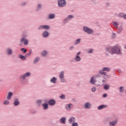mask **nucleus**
Masks as SVG:
<instances>
[{"label": "nucleus", "instance_id": "nucleus-1", "mask_svg": "<svg viewBox=\"0 0 126 126\" xmlns=\"http://www.w3.org/2000/svg\"><path fill=\"white\" fill-rule=\"evenodd\" d=\"M121 47L120 45H116L113 47L107 48L106 50L110 54H117V55H122V51L121 50Z\"/></svg>", "mask_w": 126, "mask_h": 126}, {"label": "nucleus", "instance_id": "nucleus-2", "mask_svg": "<svg viewBox=\"0 0 126 126\" xmlns=\"http://www.w3.org/2000/svg\"><path fill=\"white\" fill-rule=\"evenodd\" d=\"M58 5L60 7H63L66 5V2L65 0H58Z\"/></svg>", "mask_w": 126, "mask_h": 126}, {"label": "nucleus", "instance_id": "nucleus-3", "mask_svg": "<svg viewBox=\"0 0 126 126\" xmlns=\"http://www.w3.org/2000/svg\"><path fill=\"white\" fill-rule=\"evenodd\" d=\"M59 77L62 82H65V80L64 79V72L62 71L60 72Z\"/></svg>", "mask_w": 126, "mask_h": 126}, {"label": "nucleus", "instance_id": "nucleus-4", "mask_svg": "<svg viewBox=\"0 0 126 126\" xmlns=\"http://www.w3.org/2000/svg\"><path fill=\"white\" fill-rule=\"evenodd\" d=\"M83 29L84 31L88 33V34H92L93 33V30L88 27H84Z\"/></svg>", "mask_w": 126, "mask_h": 126}, {"label": "nucleus", "instance_id": "nucleus-5", "mask_svg": "<svg viewBox=\"0 0 126 126\" xmlns=\"http://www.w3.org/2000/svg\"><path fill=\"white\" fill-rule=\"evenodd\" d=\"M30 75H31L30 72H27L24 75L21 76L20 78H22V79H25L26 77H28V76H30Z\"/></svg>", "mask_w": 126, "mask_h": 126}, {"label": "nucleus", "instance_id": "nucleus-6", "mask_svg": "<svg viewBox=\"0 0 126 126\" xmlns=\"http://www.w3.org/2000/svg\"><path fill=\"white\" fill-rule=\"evenodd\" d=\"M80 54H81V52H78L77 54V55L75 59L77 62H80L81 61V58H80V57H79V55H80Z\"/></svg>", "mask_w": 126, "mask_h": 126}, {"label": "nucleus", "instance_id": "nucleus-7", "mask_svg": "<svg viewBox=\"0 0 126 126\" xmlns=\"http://www.w3.org/2000/svg\"><path fill=\"white\" fill-rule=\"evenodd\" d=\"M69 124H73L75 123V118L74 117H71L69 118L68 120Z\"/></svg>", "mask_w": 126, "mask_h": 126}, {"label": "nucleus", "instance_id": "nucleus-8", "mask_svg": "<svg viewBox=\"0 0 126 126\" xmlns=\"http://www.w3.org/2000/svg\"><path fill=\"white\" fill-rule=\"evenodd\" d=\"M50 27L47 25L40 26L38 29H49Z\"/></svg>", "mask_w": 126, "mask_h": 126}, {"label": "nucleus", "instance_id": "nucleus-9", "mask_svg": "<svg viewBox=\"0 0 126 126\" xmlns=\"http://www.w3.org/2000/svg\"><path fill=\"white\" fill-rule=\"evenodd\" d=\"M21 42H24V45H28V40L25 38H23L21 39Z\"/></svg>", "mask_w": 126, "mask_h": 126}, {"label": "nucleus", "instance_id": "nucleus-10", "mask_svg": "<svg viewBox=\"0 0 126 126\" xmlns=\"http://www.w3.org/2000/svg\"><path fill=\"white\" fill-rule=\"evenodd\" d=\"M12 95H13V93H12V92H9L7 96V100H10V99H11V96H12Z\"/></svg>", "mask_w": 126, "mask_h": 126}, {"label": "nucleus", "instance_id": "nucleus-11", "mask_svg": "<svg viewBox=\"0 0 126 126\" xmlns=\"http://www.w3.org/2000/svg\"><path fill=\"white\" fill-rule=\"evenodd\" d=\"M85 107L86 109H90L91 108V103L89 102H87L85 104Z\"/></svg>", "mask_w": 126, "mask_h": 126}, {"label": "nucleus", "instance_id": "nucleus-12", "mask_svg": "<svg viewBox=\"0 0 126 126\" xmlns=\"http://www.w3.org/2000/svg\"><path fill=\"white\" fill-rule=\"evenodd\" d=\"M107 107H108V106L107 105L102 104V105H100L99 106H98L97 109H98V110H102V109H104L105 108H107Z\"/></svg>", "mask_w": 126, "mask_h": 126}, {"label": "nucleus", "instance_id": "nucleus-13", "mask_svg": "<svg viewBox=\"0 0 126 126\" xmlns=\"http://www.w3.org/2000/svg\"><path fill=\"white\" fill-rule=\"evenodd\" d=\"M48 103L49 105H51V106H53L56 104V101H55L53 99H51L49 101Z\"/></svg>", "mask_w": 126, "mask_h": 126}, {"label": "nucleus", "instance_id": "nucleus-14", "mask_svg": "<svg viewBox=\"0 0 126 126\" xmlns=\"http://www.w3.org/2000/svg\"><path fill=\"white\" fill-rule=\"evenodd\" d=\"M65 121H66V119L65 117H63L60 120V122L61 124H65Z\"/></svg>", "mask_w": 126, "mask_h": 126}, {"label": "nucleus", "instance_id": "nucleus-15", "mask_svg": "<svg viewBox=\"0 0 126 126\" xmlns=\"http://www.w3.org/2000/svg\"><path fill=\"white\" fill-rule=\"evenodd\" d=\"M104 89H105V90H109V89H110V85L107 84L104 85Z\"/></svg>", "mask_w": 126, "mask_h": 126}, {"label": "nucleus", "instance_id": "nucleus-16", "mask_svg": "<svg viewBox=\"0 0 126 126\" xmlns=\"http://www.w3.org/2000/svg\"><path fill=\"white\" fill-rule=\"evenodd\" d=\"M90 82L92 83V84H95V82H96V79H95L94 77H93L91 79Z\"/></svg>", "mask_w": 126, "mask_h": 126}, {"label": "nucleus", "instance_id": "nucleus-17", "mask_svg": "<svg viewBox=\"0 0 126 126\" xmlns=\"http://www.w3.org/2000/svg\"><path fill=\"white\" fill-rule=\"evenodd\" d=\"M51 82H52V83H57V78L56 77H54L52 79L50 80Z\"/></svg>", "mask_w": 126, "mask_h": 126}, {"label": "nucleus", "instance_id": "nucleus-18", "mask_svg": "<svg viewBox=\"0 0 126 126\" xmlns=\"http://www.w3.org/2000/svg\"><path fill=\"white\" fill-rule=\"evenodd\" d=\"M117 123H118V121H117V120L112 121L110 123V125L111 126H115V125H116V124H117Z\"/></svg>", "mask_w": 126, "mask_h": 126}, {"label": "nucleus", "instance_id": "nucleus-19", "mask_svg": "<svg viewBox=\"0 0 126 126\" xmlns=\"http://www.w3.org/2000/svg\"><path fill=\"white\" fill-rule=\"evenodd\" d=\"M102 70L103 71H110V70H111V69L109 67H105L102 68Z\"/></svg>", "mask_w": 126, "mask_h": 126}, {"label": "nucleus", "instance_id": "nucleus-20", "mask_svg": "<svg viewBox=\"0 0 126 126\" xmlns=\"http://www.w3.org/2000/svg\"><path fill=\"white\" fill-rule=\"evenodd\" d=\"M42 106L43 107L44 110H47V109H48V104L43 103Z\"/></svg>", "mask_w": 126, "mask_h": 126}, {"label": "nucleus", "instance_id": "nucleus-21", "mask_svg": "<svg viewBox=\"0 0 126 126\" xmlns=\"http://www.w3.org/2000/svg\"><path fill=\"white\" fill-rule=\"evenodd\" d=\"M14 106H17L19 105V101H18V99H16L14 100Z\"/></svg>", "mask_w": 126, "mask_h": 126}, {"label": "nucleus", "instance_id": "nucleus-22", "mask_svg": "<svg viewBox=\"0 0 126 126\" xmlns=\"http://www.w3.org/2000/svg\"><path fill=\"white\" fill-rule=\"evenodd\" d=\"M49 32H44L43 33V36L45 37H48V36H49Z\"/></svg>", "mask_w": 126, "mask_h": 126}, {"label": "nucleus", "instance_id": "nucleus-23", "mask_svg": "<svg viewBox=\"0 0 126 126\" xmlns=\"http://www.w3.org/2000/svg\"><path fill=\"white\" fill-rule=\"evenodd\" d=\"M72 107V104H67L66 105V108L67 110H70V108Z\"/></svg>", "mask_w": 126, "mask_h": 126}, {"label": "nucleus", "instance_id": "nucleus-24", "mask_svg": "<svg viewBox=\"0 0 126 126\" xmlns=\"http://www.w3.org/2000/svg\"><path fill=\"white\" fill-rule=\"evenodd\" d=\"M55 16H56L54 14H51L49 15V19H53V18H55Z\"/></svg>", "mask_w": 126, "mask_h": 126}, {"label": "nucleus", "instance_id": "nucleus-25", "mask_svg": "<svg viewBox=\"0 0 126 126\" xmlns=\"http://www.w3.org/2000/svg\"><path fill=\"white\" fill-rule=\"evenodd\" d=\"M125 91V88L124 87H120L119 88V91L121 92V93H123L124 91Z\"/></svg>", "mask_w": 126, "mask_h": 126}, {"label": "nucleus", "instance_id": "nucleus-26", "mask_svg": "<svg viewBox=\"0 0 126 126\" xmlns=\"http://www.w3.org/2000/svg\"><path fill=\"white\" fill-rule=\"evenodd\" d=\"M7 53L8 55H11L12 54V51L11 49H8L7 50Z\"/></svg>", "mask_w": 126, "mask_h": 126}, {"label": "nucleus", "instance_id": "nucleus-27", "mask_svg": "<svg viewBox=\"0 0 126 126\" xmlns=\"http://www.w3.org/2000/svg\"><path fill=\"white\" fill-rule=\"evenodd\" d=\"M119 16H121V17H123L124 19H126V15H125L123 13H121L119 14Z\"/></svg>", "mask_w": 126, "mask_h": 126}, {"label": "nucleus", "instance_id": "nucleus-28", "mask_svg": "<svg viewBox=\"0 0 126 126\" xmlns=\"http://www.w3.org/2000/svg\"><path fill=\"white\" fill-rule=\"evenodd\" d=\"M19 58L23 60H26V57L24 56L23 55H19Z\"/></svg>", "mask_w": 126, "mask_h": 126}, {"label": "nucleus", "instance_id": "nucleus-29", "mask_svg": "<svg viewBox=\"0 0 126 126\" xmlns=\"http://www.w3.org/2000/svg\"><path fill=\"white\" fill-rule=\"evenodd\" d=\"M113 25L115 26L116 28H118V25H119V23L117 22H114Z\"/></svg>", "mask_w": 126, "mask_h": 126}, {"label": "nucleus", "instance_id": "nucleus-30", "mask_svg": "<svg viewBox=\"0 0 126 126\" xmlns=\"http://www.w3.org/2000/svg\"><path fill=\"white\" fill-rule=\"evenodd\" d=\"M41 55L42 56H43V57L46 56V55H47V51H42Z\"/></svg>", "mask_w": 126, "mask_h": 126}, {"label": "nucleus", "instance_id": "nucleus-31", "mask_svg": "<svg viewBox=\"0 0 126 126\" xmlns=\"http://www.w3.org/2000/svg\"><path fill=\"white\" fill-rule=\"evenodd\" d=\"M39 60L40 59L39 58H36L33 62L34 63H38V62H39Z\"/></svg>", "mask_w": 126, "mask_h": 126}, {"label": "nucleus", "instance_id": "nucleus-32", "mask_svg": "<svg viewBox=\"0 0 126 126\" xmlns=\"http://www.w3.org/2000/svg\"><path fill=\"white\" fill-rule=\"evenodd\" d=\"M122 31H123V27L120 26V27L118 29V32L119 33H121L122 32Z\"/></svg>", "mask_w": 126, "mask_h": 126}, {"label": "nucleus", "instance_id": "nucleus-33", "mask_svg": "<svg viewBox=\"0 0 126 126\" xmlns=\"http://www.w3.org/2000/svg\"><path fill=\"white\" fill-rule=\"evenodd\" d=\"M99 73H100V74H102V75H106V73L104 72L103 70L99 71Z\"/></svg>", "mask_w": 126, "mask_h": 126}, {"label": "nucleus", "instance_id": "nucleus-34", "mask_svg": "<svg viewBox=\"0 0 126 126\" xmlns=\"http://www.w3.org/2000/svg\"><path fill=\"white\" fill-rule=\"evenodd\" d=\"M21 51H22V52H23V53H24V54H25V53L27 52V50H26L25 48H22L21 49Z\"/></svg>", "mask_w": 126, "mask_h": 126}, {"label": "nucleus", "instance_id": "nucleus-35", "mask_svg": "<svg viewBox=\"0 0 126 126\" xmlns=\"http://www.w3.org/2000/svg\"><path fill=\"white\" fill-rule=\"evenodd\" d=\"M4 105H8L9 104V101L6 100H4Z\"/></svg>", "mask_w": 126, "mask_h": 126}, {"label": "nucleus", "instance_id": "nucleus-36", "mask_svg": "<svg viewBox=\"0 0 126 126\" xmlns=\"http://www.w3.org/2000/svg\"><path fill=\"white\" fill-rule=\"evenodd\" d=\"M81 39H78L76 42H75V44L76 45H77V44H79L80 43V41H81Z\"/></svg>", "mask_w": 126, "mask_h": 126}, {"label": "nucleus", "instance_id": "nucleus-37", "mask_svg": "<svg viewBox=\"0 0 126 126\" xmlns=\"http://www.w3.org/2000/svg\"><path fill=\"white\" fill-rule=\"evenodd\" d=\"M60 98H61V99H64V98H65V96L63 94H62L60 96Z\"/></svg>", "mask_w": 126, "mask_h": 126}, {"label": "nucleus", "instance_id": "nucleus-38", "mask_svg": "<svg viewBox=\"0 0 126 126\" xmlns=\"http://www.w3.org/2000/svg\"><path fill=\"white\" fill-rule=\"evenodd\" d=\"M71 18H73V16L72 15H69L67 17V19H70Z\"/></svg>", "mask_w": 126, "mask_h": 126}, {"label": "nucleus", "instance_id": "nucleus-39", "mask_svg": "<svg viewBox=\"0 0 126 126\" xmlns=\"http://www.w3.org/2000/svg\"><path fill=\"white\" fill-rule=\"evenodd\" d=\"M72 126H78V124H77V123L74 122V123H72Z\"/></svg>", "mask_w": 126, "mask_h": 126}, {"label": "nucleus", "instance_id": "nucleus-40", "mask_svg": "<svg viewBox=\"0 0 126 126\" xmlns=\"http://www.w3.org/2000/svg\"><path fill=\"white\" fill-rule=\"evenodd\" d=\"M92 91L93 92H95V91H96V88H95V87L92 88Z\"/></svg>", "mask_w": 126, "mask_h": 126}, {"label": "nucleus", "instance_id": "nucleus-41", "mask_svg": "<svg viewBox=\"0 0 126 126\" xmlns=\"http://www.w3.org/2000/svg\"><path fill=\"white\" fill-rule=\"evenodd\" d=\"M92 53H93V49H90L89 51V53L92 54Z\"/></svg>", "mask_w": 126, "mask_h": 126}, {"label": "nucleus", "instance_id": "nucleus-42", "mask_svg": "<svg viewBox=\"0 0 126 126\" xmlns=\"http://www.w3.org/2000/svg\"><path fill=\"white\" fill-rule=\"evenodd\" d=\"M41 103H42V101H41V100H38L37 101V105H40L41 104Z\"/></svg>", "mask_w": 126, "mask_h": 126}, {"label": "nucleus", "instance_id": "nucleus-43", "mask_svg": "<svg viewBox=\"0 0 126 126\" xmlns=\"http://www.w3.org/2000/svg\"><path fill=\"white\" fill-rule=\"evenodd\" d=\"M107 94H103V97H104V98H105V97H107Z\"/></svg>", "mask_w": 126, "mask_h": 126}, {"label": "nucleus", "instance_id": "nucleus-44", "mask_svg": "<svg viewBox=\"0 0 126 126\" xmlns=\"http://www.w3.org/2000/svg\"><path fill=\"white\" fill-rule=\"evenodd\" d=\"M41 4H38V8H41Z\"/></svg>", "mask_w": 126, "mask_h": 126}, {"label": "nucleus", "instance_id": "nucleus-45", "mask_svg": "<svg viewBox=\"0 0 126 126\" xmlns=\"http://www.w3.org/2000/svg\"><path fill=\"white\" fill-rule=\"evenodd\" d=\"M73 48H74V47H73V46H71V47H70V50H72V49H73Z\"/></svg>", "mask_w": 126, "mask_h": 126}, {"label": "nucleus", "instance_id": "nucleus-46", "mask_svg": "<svg viewBox=\"0 0 126 126\" xmlns=\"http://www.w3.org/2000/svg\"><path fill=\"white\" fill-rule=\"evenodd\" d=\"M113 36H116V34L113 33Z\"/></svg>", "mask_w": 126, "mask_h": 126}, {"label": "nucleus", "instance_id": "nucleus-47", "mask_svg": "<svg viewBox=\"0 0 126 126\" xmlns=\"http://www.w3.org/2000/svg\"><path fill=\"white\" fill-rule=\"evenodd\" d=\"M29 56H30V55H31V52H30V53H29Z\"/></svg>", "mask_w": 126, "mask_h": 126}, {"label": "nucleus", "instance_id": "nucleus-48", "mask_svg": "<svg viewBox=\"0 0 126 126\" xmlns=\"http://www.w3.org/2000/svg\"><path fill=\"white\" fill-rule=\"evenodd\" d=\"M107 76H108V78L111 77V76L110 75H108Z\"/></svg>", "mask_w": 126, "mask_h": 126}, {"label": "nucleus", "instance_id": "nucleus-49", "mask_svg": "<svg viewBox=\"0 0 126 126\" xmlns=\"http://www.w3.org/2000/svg\"><path fill=\"white\" fill-rule=\"evenodd\" d=\"M125 49H126V46H125Z\"/></svg>", "mask_w": 126, "mask_h": 126}]
</instances>
